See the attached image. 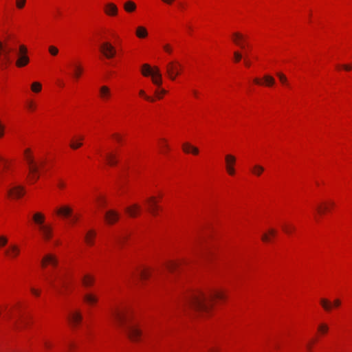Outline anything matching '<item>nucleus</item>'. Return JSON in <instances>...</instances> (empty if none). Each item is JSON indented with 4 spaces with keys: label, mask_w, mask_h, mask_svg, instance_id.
I'll return each instance as SVG.
<instances>
[{
    "label": "nucleus",
    "mask_w": 352,
    "mask_h": 352,
    "mask_svg": "<svg viewBox=\"0 0 352 352\" xmlns=\"http://www.w3.org/2000/svg\"><path fill=\"white\" fill-rule=\"evenodd\" d=\"M225 298L221 292H213L205 294L202 292L192 293L186 300L185 305L190 307L196 311L208 313L212 305L213 301L222 300Z\"/></svg>",
    "instance_id": "1"
},
{
    "label": "nucleus",
    "mask_w": 352,
    "mask_h": 352,
    "mask_svg": "<svg viewBox=\"0 0 352 352\" xmlns=\"http://www.w3.org/2000/svg\"><path fill=\"white\" fill-rule=\"evenodd\" d=\"M111 316L118 326L124 327L127 336L131 341L140 340L142 331L139 325L131 318L126 311L118 307L113 308L111 310Z\"/></svg>",
    "instance_id": "2"
},
{
    "label": "nucleus",
    "mask_w": 352,
    "mask_h": 352,
    "mask_svg": "<svg viewBox=\"0 0 352 352\" xmlns=\"http://www.w3.org/2000/svg\"><path fill=\"white\" fill-rule=\"evenodd\" d=\"M32 220L37 226L38 231L45 241L50 240L52 237V228L50 225L45 223V216L41 212H36L32 216Z\"/></svg>",
    "instance_id": "3"
},
{
    "label": "nucleus",
    "mask_w": 352,
    "mask_h": 352,
    "mask_svg": "<svg viewBox=\"0 0 352 352\" xmlns=\"http://www.w3.org/2000/svg\"><path fill=\"white\" fill-rule=\"evenodd\" d=\"M142 74L144 76H152L153 82L157 85L160 86L162 83V77L158 67L151 68L148 64H144L142 65Z\"/></svg>",
    "instance_id": "4"
},
{
    "label": "nucleus",
    "mask_w": 352,
    "mask_h": 352,
    "mask_svg": "<svg viewBox=\"0 0 352 352\" xmlns=\"http://www.w3.org/2000/svg\"><path fill=\"white\" fill-rule=\"evenodd\" d=\"M28 48L24 45H20L16 54L17 58L14 61L15 66L18 68H21L28 65L30 63V58L28 55Z\"/></svg>",
    "instance_id": "5"
},
{
    "label": "nucleus",
    "mask_w": 352,
    "mask_h": 352,
    "mask_svg": "<svg viewBox=\"0 0 352 352\" xmlns=\"http://www.w3.org/2000/svg\"><path fill=\"white\" fill-rule=\"evenodd\" d=\"M182 69V65L177 60L170 61L166 65L167 74L172 80H175L176 77L179 75Z\"/></svg>",
    "instance_id": "6"
},
{
    "label": "nucleus",
    "mask_w": 352,
    "mask_h": 352,
    "mask_svg": "<svg viewBox=\"0 0 352 352\" xmlns=\"http://www.w3.org/2000/svg\"><path fill=\"white\" fill-rule=\"evenodd\" d=\"M27 163L28 164L29 171L31 175V179L34 182L38 180L39 178V166L38 163L34 162V160L32 155L27 156Z\"/></svg>",
    "instance_id": "7"
},
{
    "label": "nucleus",
    "mask_w": 352,
    "mask_h": 352,
    "mask_svg": "<svg viewBox=\"0 0 352 352\" xmlns=\"http://www.w3.org/2000/svg\"><path fill=\"white\" fill-rule=\"evenodd\" d=\"M100 51L107 58H112L116 54L115 47L109 42H104L100 45Z\"/></svg>",
    "instance_id": "8"
},
{
    "label": "nucleus",
    "mask_w": 352,
    "mask_h": 352,
    "mask_svg": "<svg viewBox=\"0 0 352 352\" xmlns=\"http://www.w3.org/2000/svg\"><path fill=\"white\" fill-rule=\"evenodd\" d=\"M225 160L228 173L230 175H234L235 174L234 166L236 162V157L232 155L228 154L225 157Z\"/></svg>",
    "instance_id": "9"
},
{
    "label": "nucleus",
    "mask_w": 352,
    "mask_h": 352,
    "mask_svg": "<svg viewBox=\"0 0 352 352\" xmlns=\"http://www.w3.org/2000/svg\"><path fill=\"white\" fill-rule=\"evenodd\" d=\"M320 304L323 309L327 311H330L333 307H338L341 305L340 299H336L333 302L329 301L327 299L322 298Z\"/></svg>",
    "instance_id": "10"
},
{
    "label": "nucleus",
    "mask_w": 352,
    "mask_h": 352,
    "mask_svg": "<svg viewBox=\"0 0 352 352\" xmlns=\"http://www.w3.org/2000/svg\"><path fill=\"white\" fill-rule=\"evenodd\" d=\"M47 264L56 267L58 264V259L56 256L51 254L44 256L41 260V265L43 267H45Z\"/></svg>",
    "instance_id": "11"
},
{
    "label": "nucleus",
    "mask_w": 352,
    "mask_h": 352,
    "mask_svg": "<svg viewBox=\"0 0 352 352\" xmlns=\"http://www.w3.org/2000/svg\"><path fill=\"white\" fill-rule=\"evenodd\" d=\"M8 193L9 195L12 196L14 198H20L24 195L25 190L21 186H14L8 189Z\"/></svg>",
    "instance_id": "12"
},
{
    "label": "nucleus",
    "mask_w": 352,
    "mask_h": 352,
    "mask_svg": "<svg viewBox=\"0 0 352 352\" xmlns=\"http://www.w3.org/2000/svg\"><path fill=\"white\" fill-rule=\"evenodd\" d=\"M192 253L195 256H205L209 253V250L207 247L202 245L201 244L195 245L193 248Z\"/></svg>",
    "instance_id": "13"
},
{
    "label": "nucleus",
    "mask_w": 352,
    "mask_h": 352,
    "mask_svg": "<svg viewBox=\"0 0 352 352\" xmlns=\"http://www.w3.org/2000/svg\"><path fill=\"white\" fill-rule=\"evenodd\" d=\"M82 318L81 314L77 311H72L68 316L69 321L74 326L78 324L81 322Z\"/></svg>",
    "instance_id": "14"
},
{
    "label": "nucleus",
    "mask_w": 352,
    "mask_h": 352,
    "mask_svg": "<svg viewBox=\"0 0 352 352\" xmlns=\"http://www.w3.org/2000/svg\"><path fill=\"white\" fill-rule=\"evenodd\" d=\"M232 41L236 45H239L242 49H245V37L242 34L234 32L232 34Z\"/></svg>",
    "instance_id": "15"
},
{
    "label": "nucleus",
    "mask_w": 352,
    "mask_h": 352,
    "mask_svg": "<svg viewBox=\"0 0 352 352\" xmlns=\"http://www.w3.org/2000/svg\"><path fill=\"white\" fill-rule=\"evenodd\" d=\"M263 80H264L263 84H265L266 86H268V87H271V86L274 85L275 83L274 78L272 76H269V75L264 76ZM254 82L257 85H263V82H261V80L257 78L254 79Z\"/></svg>",
    "instance_id": "16"
},
{
    "label": "nucleus",
    "mask_w": 352,
    "mask_h": 352,
    "mask_svg": "<svg viewBox=\"0 0 352 352\" xmlns=\"http://www.w3.org/2000/svg\"><path fill=\"white\" fill-rule=\"evenodd\" d=\"M105 219L109 223H113L118 220L119 214L115 210H109L105 214Z\"/></svg>",
    "instance_id": "17"
},
{
    "label": "nucleus",
    "mask_w": 352,
    "mask_h": 352,
    "mask_svg": "<svg viewBox=\"0 0 352 352\" xmlns=\"http://www.w3.org/2000/svg\"><path fill=\"white\" fill-rule=\"evenodd\" d=\"M118 7L113 3H108L105 5L104 12L109 16H116L118 14Z\"/></svg>",
    "instance_id": "18"
},
{
    "label": "nucleus",
    "mask_w": 352,
    "mask_h": 352,
    "mask_svg": "<svg viewBox=\"0 0 352 352\" xmlns=\"http://www.w3.org/2000/svg\"><path fill=\"white\" fill-rule=\"evenodd\" d=\"M140 206L138 204H133L131 206L127 207L125 209L126 213L131 217H135L140 211Z\"/></svg>",
    "instance_id": "19"
},
{
    "label": "nucleus",
    "mask_w": 352,
    "mask_h": 352,
    "mask_svg": "<svg viewBox=\"0 0 352 352\" xmlns=\"http://www.w3.org/2000/svg\"><path fill=\"white\" fill-rule=\"evenodd\" d=\"M72 67L73 68L72 76L74 78L78 79L83 72L82 67L79 63H73Z\"/></svg>",
    "instance_id": "20"
},
{
    "label": "nucleus",
    "mask_w": 352,
    "mask_h": 352,
    "mask_svg": "<svg viewBox=\"0 0 352 352\" xmlns=\"http://www.w3.org/2000/svg\"><path fill=\"white\" fill-rule=\"evenodd\" d=\"M20 250L16 245H12L10 246L9 250H6V254L11 258H15L19 255Z\"/></svg>",
    "instance_id": "21"
},
{
    "label": "nucleus",
    "mask_w": 352,
    "mask_h": 352,
    "mask_svg": "<svg viewBox=\"0 0 352 352\" xmlns=\"http://www.w3.org/2000/svg\"><path fill=\"white\" fill-rule=\"evenodd\" d=\"M83 139V136H79L76 138H73L69 144L71 148L75 150L80 148L82 145V141Z\"/></svg>",
    "instance_id": "22"
},
{
    "label": "nucleus",
    "mask_w": 352,
    "mask_h": 352,
    "mask_svg": "<svg viewBox=\"0 0 352 352\" xmlns=\"http://www.w3.org/2000/svg\"><path fill=\"white\" fill-rule=\"evenodd\" d=\"M186 262V261L185 260L180 261L179 262L169 261L166 264V267L168 271L173 272L180 265L185 263Z\"/></svg>",
    "instance_id": "23"
},
{
    "label": "nucleus",
    "mask_w": 352,
    "mask_h": 352,
    "mask_svg": "<svg viewBox=\"0 0 352 352\" xmlns=\"http://www.w3.org/2000/svg\"><path fill=\"white\" fill-rule=\"evenodd\" d=\"M99 91L100 97L104 100H107L111 96V91L107 86H102Z\"/></svg>",
    "instance_id": "24"
},
{
    "label": "nucleus",
    "mask_w": 352,
    "mask_h": 352,
    "mask_svg": "<svg viewBox=\"0 0 352 352\" xmlns=\"http://www.w3.org/2000/svg\"><path fill=\"white\" fill-rule=\"evenodd\" d=\"M148 206H149V211L153 214V215L157 214V210L158 209V206L157 205V202L155 200L154 197H151L148 200Z\"/></svg>",
    "instance_id": "25"
},
{
    "label": "nucleus",
    "mask_w": 352,
    "mask_h": 352,
    "mask_svg": "<svg viewBox=\"0 0 352 352\" xmlns=\"http://www.w3.org/2000/svg\"><path fill=\"white\" fill-rule=\"evenodd\" d=\"M136 8V4L132 1H127L124 3V9L126 12H133Z\"/></svg>",
    "instance_id": "26"
},
{
    "label": "nucleus",
    "mask_w": 352,
    "mask_h": 352,
    "mask_svg": "<svg viewBox=\"0 0 352 352\" xmlns=\"http://www.w3.org/2000/svg\"><path fill=\"white\" fill-rule=\"evenodd\" d=\"M83 299L89 305H92L98 301L97 296L93 294H86Z\"/></svg>",
    "instance_id": "27"
},
{
    "label": "nucleus",
    "mask_w": 352,
    "mask_h": 352,
    "mask_svg": "<svg viewBox=\"0 0 352 352\" xmlns=\"http://www.w3.org/2000/svg\"><path fill=\"white\" fill-rule=\"evenodd\" d=\"M95 236L96 232L94 230L88 231L85 236V240L86 243L89 245H92L94 244V239Z\"/></svg>",
    "instance_id": "28"
},
{
    "label": "nucleus",
    "mask_w": 352,
    "mask_h": 352,
    "mask_svg": "<svg viewBox=\"0 0 352 352\" xmlns=\"http://www.w3.org/2000/svg\"><path fill=\"white\" fill-rule=\"evenodd\" d=\"M72 209L68 206H63L57 210V213L64 217H70V215H72Z\"/></svg>",
    "instance_id": "29"
},
{
    "label": "nucleus",
    "mask_w": 352,
    "mask_h": 352,
    "mask_svg": "<svg viewBox=\"0 0 352 352\" xmlns=\"http://www.w3.org/2000/svg\"><path fill=\"white\" fill-rule=\"evenodd\" d=\"M105 159L107 164L110 166H114L118 163L116 157L114 154L108 153L105 155Z\"/></svg>",
    "instance_id": "30"
},
{
    "label": "nucleus",
    "mask_w": 352,
    "mask_h": 352,
    "mask_svg": "<svg viewBox=\"0 0 352 352\" xmlns=\"http://www.w3.org/2000/svg\"><path fill=\"white\" fill-rule=\"evenodd\" d=\"M82 284L85 287L91 286L94 282V278L90 275H85L82 278Z\"/></svg>",
    "instance_id": "31"
},
{
    "label": "nucleus",
    "mask_w": 352,
    "mask_h": 352,
    "mask_svg": "<svg viewBox=\"0 0 352 352\" xmlns=\"http://www.w3.org/2000/svg\"><path fill=\"white\" fill-rule=\"evenodd\" d=\"M136 35L140 38H145L148 35L146 29L144 27L139 26L136 30Z\"/></svg>",
    "instance_id": "32"
},
{
    "label": "nucleus",
    "mask_w": 352,
    "mask_h": 352,
    "mask_svg": "<svg viewBox=\"0 0 352 352\" xmlns=\"http://www.w3.org/2000/svg\"><path fill=\"white\" fill-rule=\"evenodd\" d=\"M263 171L264 168L258 164L254 165L252 170V173L256 176H260Z\"/></svg>",
    "instance_id": "33"
},
{
    "label": "nucleus",
    "mask_w": 352,
    "mask_h": 352,
    "mask_svg": "<svg viewBox=\"0 0 352 352\" xmlns=\"http://www.w3.org/2000/svg\"><path fill=\"white\" fill-rule=\"evenodd\" d=\"M42 85L38 82H34L31 85V90L34 93H38L41 91Z\"/></svg>",
    "instance_id": "34"
},
{
    "label": "nucleus",
    "mask_w": 352,
    "mask_h": 352,
    "mask_svg": "<svg viewBox=\"0 0 352 352\" xmlns=\"http://www.w3.org/2000/svg\"><path fill=\"white\" fill-rule=\"evenodd\" d=\"M150 272L147 270H142L139 272L138 276L142 280L146 279L150 276Z\"/></svg>",
    "instance_id": "35"
},
{
    "label": "nucleus",
    "mask_w": 352,
    "mask_h": 352,
    "mask_svg": "<svg viewBox=\"0 0 352 352\" xmlns=\"http://www.w3.org/2000/svg\"><path fill=\"white\" fill-rule=\"evenodd\" d=\"M12 50L11 48H9L6 50L4 51V53H3V55H4V58L5 60L8 62V63H12L13 61V59L11 58V56H10V52L12 51Z\"/></svg>",
    "instance_id": "36"
},
{
    "label": "nucleus",
    "mask_w": 352,
    "mask_h": 352,
    "mask_svg": "<svg viewBox=\"0 0 352 352\" xmlns=\"http://www.w3.org/2000/svg\"><path fill=\"white\" fill-rule=\"evenodd\" d=\"M318 329L321 333L324 334L328 331L329 327L326 324H320L318 326Z\"/></svg>",
    "instance_id": "37"
},
{
    "label": "nucleus",
    "mask_w": 352,
    "mask_h": 352,
    "mask_svg": "<svg viewBox=\"0 0 352 352\" xmlns=\"http://www.w3.org/2000/svg\"><path fill=\"white\" fill-rule=\"evenodd\" d=\"M277 76L278 77L281 83L283 85H287V78L283 74L278 73Z\"/></svg>",
    "instance_id": "38"
},
{
    "label": "nucleus",
    "mask_w": 352,
    "mask_h": 352,
    "mask_svg": "<svg viewBox=\"0 0 352 352\" xmlns=\"http://www.w3.org/2000/svg\"><path fill=\"white\" fill-rule=\"evenodd\" d=\"M283 230L287 234L291 233L293 230H294V227L291 225H283Z\"/></svg>",
    "instance_id": "39"
},
{
    "label": "nucleus",
    "mask_w": 352,
    "mask_h": 352,
    "mask_svg": "<svg viewBox=\"0 0 352 352\" xmlns=\"http://www.w3.org/2000/svg\"><path fill=\"white\" fill-rule=\"evenodd\" d=\"M49 52L52 56H56L58 53V48L56 47H55L54 45H51V46L49 47Z\"/></svg>",
    "instance_id": "40"
},
{
    "label": "nucleus",
    "mask_w": 352,
    "mask_h": 352,
    "mask_svg": "<svg viewBox=\"0 0 352 352\" xmlns=\"http://www.w3.org/2000/svg\"><path fill=\"white\" fill-rule=\"evenodd\" d=\"M8 238L6 236H0V247H4L8 243Z\"/></svg>",
    "instance_id": "41"
},
{
    "label": "nucleus",
    "mask_w": 352,
    "mask_h": 352,
    "mask_svg": "<svg viewBox=\"0 0 352 352\" xmlns=\"http://www.w3.org/2000/svg\"><path fill=\"white\" fill-rule=\"evenodd\" d=\"M139 94L141 96H142L143 98H144L146 100H148L150 102H154V99L153 98L149 97L147 95H146V94H145L144 90H140Z\"/></svg>",
    "instance_id": "42"
},
{
    "label": "nucleus",
    "mask_w": 352,
    "mask_h": 352,
    "mask_svg": "<svg viewBox=\"0 0 352 352\" xmlns=\"http://www.w3.org/2000/svg\"><path fill=\"white\" fill-rule=\"evenodd\" d=\"M26 3V0H16V6L17 8L22 9Z\"/></svg>",
    "instance_id": "43"
},
{
    "label": "nucleus",
    "mask_w": 352,
    "mask_h": 352,
    "mask_svg": "<svg viewBox=\"0 0 352 352\" xmlns=\"http://www.w3.org/2000/svg\"><path fill=\"white\" fill-rule=\"evenodd\" d=\"M56 278L58 279L60 285L62 286V287H65V285H66V283H65V280L64 279V277L63 276H61V275H56Z\"/></svg>",
    "instance_id": "44"
},
{
    "label": "nucleus",
    "mask_w": 352,
    "mask_h": 352,
    "mask_svg": "<svg viewBox=\"0 0 352 352\" xmlns=\"http://www.w3.org/2000/svg\"><path fill=\"white\" fill-rule=\"evenodd\" d=\"M164 50L167 52L168 54H171L173 52V47L170 44H164L163 45Z\"/></svg>",
    "instance_id": "45"
},
{
    "label": "nucleus",
    "mask_w": 352,
    "mask_h": 352,
    "mask_svg": "<svg viewBox=\"0 0 352 352\" xmlns=\"http://www.w3.org/2000/svg\"><path fill=\"white\" fill-rule=\"evenodd\" d=\"M329 209L328 206H324V207H322L321 205L318 206V208H317V210L318 212L320 213V214H322L324 213V212L327 211Z\"/></svg>",
    "instance_id": "46"
},
{
    "label": "nucleus",
    "mask_w": 352,
    "mask_h": 352,
    "mask_svg": "<svg viewBox=\"0 0 352 352\" xmlns=\"http://www.w3.org/2000/svg\"><path fill=\"white\" fill-rule=\"evenodd\" d=\"M183 150L185 153H190L191 150V145L189 143H184L182 146Z\"/></svg>",
    "instance_id": "47"
},
{
    "label": "nucleus",
    "mask_w": 352,
    "mask_h": 352,
    "mask_svg": "<svg viewBox=\"0 0 352 352\" xmlns=\"http://www.w3.org/2000/svg\"><path fill=\"white\" fill-rule=\"evenodd\" d=\"M234 56L235 62H236V63L239 62L242 58V55L239 52H234Z\"/></svg>",
    "instance_id": "48"
},
{
    "label": "nucleus",
    "mask_w": 352,
    "mask_h": 352,
    "mask_svg": "<svg viewBox=\"0 0 352 352\" xmlns=\"http://www.w3.org/2000/svg\"><path fill=\"white\" fill-rule=\"evenodd\" d=\"M166 92H167L166 90H165L164 89H161L160 90H156L155 93L157 96L158 98H161V96H160V94H161V95L166 94Z\"/></svg>",
    "instance_id": "49"
},
{
    "label": "nucleus",
    "mask_w": 352,
    "mask_h": 352,
    "mask_svg": "<svg viewBox=\"0 0 352 352\" xmlns=\"http://www.w3.org/2000/svg\"><path fill=\"white\" fill-rule=\"evenodd\" d=\"M5 133V126L2 124L0 120V138H1L4 135Z\"/></svg>",
    "instance_id": "50"
},
{
    "label": "nucleus",
    "mask_w": 352,
    "mask_h": 352,
    "mask_svg": "<svg viewBox=\"0 0 352 352\" xmlns=\"http://www.w3.org/2000/svg\"><path fill=\"white\" fill-rule=\"evenodd\" d=\"M70 217H71L70 222L72 223H76L78 219V216L77 214H74V215L72 214V215H70Z\"/></svg>",
    "instance_id": "51"
},
{
    "label": "nucleus",
    "mask_w": 352,
    "mask_h": 352,
    "mask_svg": "<svg viewBox=\"0 0 352 352\" xmlns=\"http://www.w3.org/2000/svg\"><path fill=\"white\" fill-rule=\"evenodd\" d=\"M28 107L31 111H34L35 109V105L34 104L32 101H30L28 103Z\"/></svg>",
    "instance_id": "52"
},
{
    "label": "nucleus",
    "mask_w": 352,
    "mask_h": 352,
    "mask_svg": "<svg viewBox=\"0 0 352 352\" xmlns=\"http://www.w3.org/2000/svg\"><path fill=\"white\" fill-rule=\"evenodd\" d=\"M190 148H191V150H190L191 153H192L195 155H197L199 153V149L197 147L191 145Z\"/></svg>",
    "instance_id": "53"
},
{
    "label": "nucleus",
    "mask_w": 352,
    "mask_h": 352,
    "mask_svg": "<svg viewBox=\"0 0 352 352\" xmlns=\"http://www.w3.org/2000/svg\"><path fill=\"white\" fill-rule=\"evenodd\" d=\"M342 67L346 71H350L352 69V64L351 65H342Z\"/></svg>",
    "instance_id": "54"
},
{
    "label": "nucleus",
    "mask_w": 352,
    "mask_h": 352,
    "mask_svg": "<svg viewBox=\"0 0 352 352\" xmlns=\"http://www.w3.org/2000/svg\"><path fill=\"white\" fill-rule=\"evenodd\" d=\"M31 292L36 296H38L40 295V292L34 288H31Z\"/></svg>",
    "instance_id": "55"
},
{
    "label": "nucleus",
    "mask_w": 352,
    "mask_h": 352,
    "mask_svg": "<svg viewBox=\"0 0 352 352\" xmlns=\"http://www.w3.org/2000/svg\"><path fill=\"white\" fill-rule=\"evenodd\" d=\"M30 152H31V151L30 148H27L24 151L25 158L26 161H27V156L31 155Z\"/></svg>",
    "instance_id": "56"
},
{
    "label": "nucleus",
    "mask_w": 352,
    "mask_h": 352,
    "mask_svg": "<svg viewBox=\"0 0 352 352\" xmlns=\"http://www.w3.org/2000/svg\"><path fill=\"white\" fill-rule=\"evenodd\" d=\"M262 240L263 241H269V237L266 234H264L263 236H262Z\"/></svg>",
    "instance_id": "57"
},
{
    "label": "nucleus",
    "mask_w": 352,
    "mask_h": 352,
    "mask_svg": "<svg viewBox=\"0 0 352 352\" xmlns=\"http://www.w3.org/2000/svg\"><path fill=\"white\" fill-rule=\"evenodd\" d=\"M126 236H122L118 239V243H122V241L126 239Z\"/></svg>",
    "instance_id": "58"
},
{
    "label": "nucleus",
    "mask_w": 352,
    "mask_h": 352,
    "mask_svg": "<svg viewBox=\"0 0 352 352\" xmlns=\"http://www.w3.org/2000/svg\"><path fill=\"white\" fill-rule=\"evenodd\" d=\"M58 186L60 188H63L65 187V184L62 181H59L58 183Z\"/></svg>",
    "instance_id": "59"
},
{
    "label": "nucleus",
    "mask_w": 352,
    "mask_h": 352,
    "mask_svg": "<svg viewBox=\"0 0 352 352\" xmlns=\"http://www.w3.org/2000/svg\"><path fill=\"white\" fill-rule=\"evenodd\" d=\"M113 136L116 138V140L118 142L121 141V138L118 134H113Z\"/></svg>",
    "instance_id": "60"
},
{
    "label": "nucleus",
    "mask_w": 352,
    "mask_h": 352,
    "mask_svg": "<svg viewBox=\"0 0 352 352\" xmlns=\"http://www.w3.org/2000/svg\"><path fill=\"white\" fill-rule=\"evenodd\" d=\"M162 141L164 142L162 144V146L164 147V148H166V149L168 150V144H166L165 140H162Z\"/></svg>",
    "instance_id": "61"
},
{
    "label": "nucleus",
    "mask_w": 352,
    "mask_h": 352,
    "mask_svg": "<svg viewBox=\"0 0 352 352\" xmlns=\"http://www.w3.org/2000/svg\"><path fill=\"white\" fill-rule=\"evenodd\" d=\"M269 233L272 235V236H274L276 234V230H274V229H270L269 230Z\"/></svg>",
    "instance_id": "62"
},
{
    "label": "nucleus",
    "mask_w": 352,
    "mask_h": 352,
    "mask_svg": "<svg viewBox=\"0 0 352 352\" xmlns=\"http://www.w3.org/2000/svg\"><path fill=\"white\" fill-rule=\"evenodd\" d=\"M166 4L170 5L174 0H162Z\"/></svg>",
    "instance_id": "63"
},
{
    "label": "nucleus",
    "mask_w": 352,
    "mask_h": 352,
    "mask_svg": "<svg viewBox=\"0 0 352 352\" xmlns=\"http://www.w3.org/2000/svg\"><path fill=\"white\" fill-rule=\"evenodd\" d=\"M244 63H245V65L248 67H249L250 65V62L247 60H245Z\"/></svg>",
    "instance_id": "64"
}]
</instances>
